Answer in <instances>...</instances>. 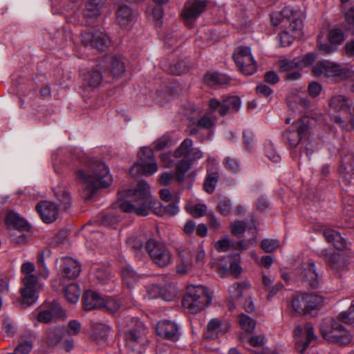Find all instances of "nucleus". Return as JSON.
<instances>
[{"label":"nucleus","mask_w":354,"mask_h":354,"mask_svg":"<svg viewBox=\"0 0 354 354\" xmlns=\"http://www.w3.org/2000/svg\"><path fill=\"white\" fill-rule=\"evenodd\" d=\"M328 39L330 43L339 44L344 40V35L341 29L336 28L331 30L328 33Z\"/></svg>","instance_id":"obj_51"},{"label":"nucleus","mask_w":354,"mask_h":354,"mask_svg":"<svg viewBox=\"0 0 354 354\" xmlns=\"http://www.w3.org/2000/svg\"><path fill=\"white\" fill-rule=\"evenodd\" d=\"M129 199L119 204V208L124 212L136 213L140 216H147L149 210L161 216H173L179 212L176 204L162 206L151 194L149 185L145 180L138 182L134 189L128 191Z\"/></svg>","instance_id":"obj_1"},{"label":"nucleus","mask_w":354,"mask_h":354,"mask_svg":"<svg viewBox=\"0 0 354 354\" xmlns=\"http://www.w3.org/2000/svg\"><path fill=\"white\" fill-rule=\"evenodd\" d=\"M209 106L212 111H216L223 116L229 111H236L241 106V102L236 96H230L223 98L222 102L212 99L209 102Z\"/></svg>","instance_id":"obj_18"},{"label":"nucleus","mask_w":354,"mask_h":354,"mask_svg":"<svg viewBox=\"0 0 354 354\" xmlns=\"http://www.w3.org/2000/svg\"><path fill=\"white\" fill-rule=\"evenodd\" d=\"M323 234L326 240L331 243L334 248L338 250H342L346 248V240L342 237L338 232L332 229L326 228L323 232Z\"/></svg>","instance_id":"obj_31"},{"label":"nucleus","mask_w":354,"mask_h":354,"mask_svg":"<svg viewBox=\"0 0 354 354\" xmlns=\"http://www.w3.org/2000/svg\"><path fill=\"white\" fill-rule=\"evenodd\" d=\"M339 321L348 324H354V301H352L349 308L339 315Z\"/></svg>","instance_id":"obj_44"},{"label":"nucleus","mask_w":354,"mask_h":354,"mask_svg":"<svg viewBox=\"0 0 354 354\" xmlns=\"http://www.w3.org/2000/svg\"><path fill=\"white\" fill-rule=\"evenodd\" d=\"M111 332V328L103 324H97L93 328V337L97 342L106 341Z\"/></svg>","instance_id":"obj_38"},{"label":"nucleus","mask_w":354,"mask_h":354,"mask_svg":"<svg viewBox=\"0 0 354 354\" xmlns=\"http://www.w3.org/2000/svg\"><path fill=\"white\" fill-rule=\"evenodd\" d=\"M215 111H212L210 109V111L205 114L202 116L197 122L196 124H193L190 127V133L192 135H195L198 133L199 129H211L215 124L216 118L213 115V113Z\"/></svg>","instance_id":"obj_30"},{"label":"nucleus","mask_w":354,"mask_h":354,"mask_svg":"<svg viewBox=\"0 0 354 354\" xmlns=\"http://www.w3.org/2000/svg\"><path fill=\"white\" fill-rule=\"evenodd\" d=\"M65 315L64 310L56 302H53L48 304L42 305L40 308V312L37 315V320L39 322L48 323L53 320L54 318L62 317Z\"/></svg>","instance_id":"obj_22"},{"label":"nucleus","mask_w":354,"mask_h":354,"mask_svg":"<svg viewBox=\"0 0 354 354\" xmlns=\"http://www.w3.org/2000/svg\"><path fill=\"white\" fill-rule=\"evenodd\" d=\"M55 195L64 208H68L71 204V197L69 192L63 187H57L54 189Z\"/></svg>","instance_id":"obj_41"},{"label":"nucleus","mask_w":354,"mask_h":354,"mask_svg":"<svg viewBox=\"0 0 354 354\" xmlns=\"http://www.w3.org/2000/svg\"><path fill=\"white\" fill-rule=\"evenodd\" d=\"M308 119L304 118L293 123L292 129L286 131L284 138L287 140L289 145L296 147L301 140L308 133Z\"/></svg>","instance_id":"obj_15"},{"label":"nucleus","mask_w":354,"mask_h":354,"mask_svg":"<svg viewBox=\"0 0 354 354\" xmlns=\"http://www.w3.org/2000/svg\"><path fill=\"white\" fill-rule=\"evenodd\" d=\"M218 173L214 172L207 175L204 183V189L207 193L211 194L214 192L218 181Z\"/></svg>","instance_id":"obj_45"},{"label":"nucleus","mask_w":354,"mask_h":354,"mask_svg":"<svg viewBox=\"0 0 354 354\" xmlns=\"http://www.w3.org/2000/svg\"><path fill=\"white\" fill-rule=\"evenodd\" d=\"M119 335L132 351L140 354L147 343V329L138 319L129 318L119 324Z\"/></svg>","instance_id":"obj_4"},{"label":"nucleus","mask_w":354,"mask_h":354,"mask_svg":"<svg viewBox=\"0 0 354 354\" xmlns=\"http://www.w3.org/2000/svg\"><path fill=\"white\" fill-rule=\"evenodd\" d=\"M248 342L252 346L261 347L266 343V339L263 335H252L248 339Z\"/></svg>","instance_id":"obj_57"},{"label":"nucleus","mask_w":354,"mask_h":354,"mask_svg":"<svg viewBox=\"0 0 354 354\" xmlns=\"http://www.w3.org/2000/svg\"><path fill=\"white\" fill-rule=\"evenodd\" d=\"M320 256L324 259L326 263L329 264L333 269L338 270L337 263L340 259L339 254L330 253L326 250H323L321 251Z\"/></svg>","instance_id":"obj_43"},{"label":"nucleus","mask_w":354,"mask_h":354,"mask_svg":"<svg viewBox=\"0 0 354 354\" xmlns=\"http://www.w3.org/2000/svg\"><path fill=\"white\" fill-rule=\"evenodd\" d=\"M174 156L170 153H162L160 156V162L162 167L166 168H171L174 165L172 157Z\"/></svg>","instance_id":"obj_64"},{"label":"nucleus","mask_w":354,"mask_h":354,"mask_svg":"<svg viewBox=\"0 0 354 354\" xmlns=\"http://www.w3.org/2000/svg\"><path fill=\"white\" fill-rule=\"evenodd\" d=\"M134 18V12L126 5H121L116 12V19L121 27H126Z\"/></svg>","instance_id":"obj_32"},{"label":"nucleus","mask_w":354,"mask_h":354,"mask_svg":"<svg viewBox=\"0 0 354 354\" xmlns=\"http://www.w3.org/2000/svg\"><path fill=\"white\" fill-rule=\"evenodd\" d=\"M223 164L225 167L232 172H235L240 168L239 161L232 157H226L224 160Z\"/></svg>","instance_id":"obj_53"},{"label":"nucleus","mask_w":354,"mask_h":354,"mask_svg":"<svg viewBox=\"0 0 354 354\" xmlns=\"http://www.w3.org/2000/svg\"><path fill=\"white\" fill-rule=\"evenodd\" d=\"M139 159L129 170L133 177L151 176L158 170L157 163L153 160V153L149 147L142 148L138 153Z\"/></svg>","instance_id":"obj_9"},{"label":"nucleus","mask_w":354,"mask_h":354,"mask_svg":"<svg viewBox=\"0 0 354 354\" xmlns=\"http://www.w3.org/2000/svg\"><path fill=\"white\" fill-rule=\"evenodd\" d=\"M243 143L245 149L250 151L254 146V136L251 132L245 131L243 136Z\"/></svg>","instance_id":"obj_58"},{"label":"nucleus","mask_w":354,"mask_h":354,"mask_svg":"<svg viewBox=\"0 0 354 354\" xmlns=\"http://www.w3.org/2000/svg\"><path fill=\"white\" fill-rule=\"evenodd\" d=\"M217 209L221 214L228 215L232 209L230 201L225 197L219 198L217 203Z\"/></svg>","instance_id":"obj_48"},{"label":"nucleus","mask_w":354,"mask_h":354,"mask_svg":"<svg viewBox=\"0 0 354 354\" xmlns=\"http://www.w3.org/2000/svg\"><path fill=\"white\" fill-rule=\"evenodd\" d=\"M146 249L152 261L160 267H166L171 262V254L165 244L155 240H149Z\"/></svg>","instance_id":"obj_12"},{"label":"nucleus","mask_w":354,"mask_h":354,"mask_svg":"<svg viewBox=\"0 0 354 354\" xmlns=\"http://www.w3.org/2000/svg\"><path fill=\"white\" fill-rule=\"evenodd\" d=\"M36 209L39 214L41 219L46 223L54 222L58 216V207L52 202L42 201L39 203Z\"/></svg>","instance_id":"obj_24"},{"label":"nucleus","mask_w":354,"mask_h":354,"mask_svg":"<svg viewBox=\"0 0 354 354\" xmlns=\"http://www.w3.org/2000/svg\"><path fill=\"white\" fill-rule=\"evenodd\" d=\"M339 171L342 180L348 183L354 180V162L351 156L342 159Z\"/></svg>","instance_id":"obj_29"},{"label":"nucleus","mask_w":354,"mask_h":354,"mask_svg":"<svg viewBox=\"0 0 354 354\" xmlns=\"http://www.w3.org/2000/svg\"><path fill=\"white\" fill-rule=\"evenodd\" d=\"M35 266L30 261L24 262L21 266L22 287L20 288L21 301L22 304L30 306L38 299L36 286L38 283V276L34 274Z\"/></svg>","instance_id":"obj_6"},{"label":"nucleus","mask_w":354,"mask_h":354,"mask_svg":"<svg viewBox=\"0 0 354 354\" xmlns=\"http://www.w3.org/2000/svg\"><path fill=\"white\" fill-rule=\"evenodd\" d=\"M64 335V328L63 327L49 328L46 333L47 342L55 346L61 340Z\"/></svg>","instance_id":"obj_40"},{"label":"nucleus","mask_w":354,"mask_h":354,"mask_svg":"<svg viewBox=\"0 0 354 354\" xmlns=\"http://www.w3.org/2000/svg\"><path fill=\"white\" fill-rule=\"evenodd\" d=\"M206 211L207 207L205 205L196 204L192 207L190 212L194 217H201L205 214Z\"/></svg>","instance_id":"obj_60"},{"label":"nucleus","mask_w":354,"mask_h":354,"mask_svg":"<svg viewBox=\"0 0 354 354\" xmlns=\"http://www.w3.org/2000/svg\"><path fill=\"white\" fill-rule=\"evenodd\" d=\"M206 2L201 0H190L185 4L182 16L185 23L191 26L192 21L196 19L205 10Z\"/></svg>","instance_id":"obj_20"},{"label":"nucleus","mask_w":354,"mask_h":354,"mask_svg":"<svg viewBox=\"0 0 354 354\" xmlns=\"http://www.w3.org/2000/svg\"><path fill=\"white\" fill-rule=\"evenodd\" d=\"M174 158L181 160L176 164L175 174L166 171L160 175L159 183L162 185L170 184L174 177L178 181H182L191 166L203 158V152L199 149L193 147L192 140L187 138L174 151Z\"/></svg>","instance_id":"obj_2"},{"label":"nucleus","mask_w":354,"mask_h":354,"mask_svg":"<svg viewBox=\"0 0 354 354\" xmlns=\"http://www.w3.org/2000/svg\"><path fill=\"white\" fill-rule=\"evenodd\" d=\"M102 78L101 71L97 68H93L83 75V86L91 89L95 88L101 84Z\"/></svg>","instance_id":"obj_28"},{"label":"nucleus","mask_w":354,"mask_h":354,"mask_svg":"<svg viewBox=\"0 0 354 354\" xmlns=\"http://www.w3.org/2000/svg\"><path fill=\"white\" fill-rule=\"evenodd\" d=\"M249 286L250 284L247 282L234 283L229 288L230 297L232 299H238L242 295L243 290Z\"/></svg>","instance_id":"obj_46"},{"label":"nucleus","mask_w":354,"mask_h":354,"mask_svg":"<svg viewBox=\"0 0 354 354\" xmlns=\"http://www.w3.org/2000/svg\"><path fill=\"white\" fill-rule=\"evenodd\" d=\"M212 301V297L206 287L201 285H189L183 298L184 310L190 314H196L207 307Z\"/></svg>","instance_id":"obj_5"},{"label":"nucleus","mask_w":354,"mask_h":354,"mask_svg":"<svg viewBox=\"0 0 354 354\" xmlns=\"http://www.w3.org/2000/svg\"><path fill=\"white\" fill-rule=\"evenodd\" d=\"M295 349L303 354L309 346L310 342L316 338L312 324L306 323L297 326L295 330Z\"/></svg>","instance_id":"obj_14"},{"label":"nucleus","mask_w":354,"mask_h":354,"mask_svg":"<svg viewBox=\"0 0 354 354\" xmlns=\"http://www.w3.org/2000/svg\"><path fill=\"white\" fill-rule=\"evenodd\" d=\"M230 245L231 241L228 236H224L214 244V248L218 252H227L230 249Z\"/></svg>","instance_id":"obj_49"},{"label":"nucleus","mask_w":354,"mask_h":354,"mask_svg":"<svg viewBox=\"0 0 354 354\" xmlns=\"http://www.w3.org/2000/svg\"><path fill=\"white\" fill-rule=\"evenodd\" d=\"M80 293L79 286L75 283L69 284L64 290L65 297L71 304H76L78 301Z\"/></svg>","instance_id":"obj_39"},{"label":"nucleus","mask_w":354,"mask_h":354,"mask_svg":"<svg viewBox=\"0 0 354 354\" xmlns=\"http://www.w3.org/2000/svg\"><path fill=\"white\" fill-rule=\"evenodd\" d=\"M329 106L330 110L338 112L349 109L350 104L346 97L342 95H337L331 98Z\"/></svg>","instance_id":"obj_36"},{"label":"nucleus","mask_w":354,"mask_h":354,"mask_svg":"<svg viewBox=\"0 0 354 354\" xmlns=\"http://www.w3.org/2000/svg\"><path fill=\"white\" fill-rule=\"evenodd\" d=\"M261 247L266 252H272L280 247V243L277 239H266L261 241Z\"/></svg>","instance_id":"obj_47"},{"label":"nucleus","mask_w":354,"mask_h":354,"mask_svg":"<svg viewBox=\"0 0 354 354\" xmlns=\"http://www.w3.org/2000/svg\"><path fill=\"white\" fill-rule=\"evenodd\" d=\"M188 70L187 64L185 62H180L177 64H172L170 66L169 72L176 75H179Z\"/></svg>","instance_id":"obj_55"},{"label":"nucleus","mask_w":354,"mask_h":354,"mask_svg":"<svg viewBox=\"0 0 354 354\" xmlns=\"http://www.w3.org/2000/svg\"><path fill=\"white\" fill-rule=\"evenodd\" d=\"M299 274L304 282L308 284L313 288L318 286L319 277L315 270V263L312 260L308 261L302 265Z\"/></svg>","instance_id":"obj_25"},{"label":"nucleus","mask_w":354,"mask_h":354,"mask_svg":"<svg viewBox=\"0 0 354 354\" xmlns=\"http://www.w3.org/2000/svg\"><path fill=\"white\" fill-rule=\"evenodd\" d=\"M313 74L319 77L324 75L327 77H346L350 71L341 65L327 60L317 62L313 68Z\"/></svg>","instance_id":"obj_13"},{"label":"nucleus","mask_w":354,"mask_h":354,"mask_svg":"<svg viewBox=\"0 0 354 354\" xmlns=\"http://www.w3.org/2000/svg\"><path fill=\"white\" fill-rule=\"evenodd\" d=\"M272 23L275 26L281 24L285 30L291 33L294 37L300 38L302 35V21L299 19V13L291 6H285L280 13L271 17Z\"/></svg>","instance_id":"obj_8"},{"label":"nucleus","mask_w":354,"mask_h":354,"mask_svg":"<svg viewBox=\"0 0 354 354\" xmlns=\"http://www.w3.org/2000/svg\"><path fill=\"white\" fill-rule=\"evenodd\" d=\"M239 70L245 75H251L257 71V63L249 47H238L233 55Z\"/></svg>","instance_id":"obj_11"},{"label":"nucleus","mask_w":354,"mask_h":354,"mask_svg":"<svg viewBox=\"0 0 354 354\" xmlns=\"http://www.w3.org/2000/svg\"><path fill=\"white\" fill-rule=\"evenodd\" d=\"M204 81L208 86H214L216 85L227 84L230 83V79L225 74L214 72L205 75Z\"/></svg>","instance_id":"obj_35"},{"label":"nucleus","mask_w":354,"mask_h":354,"mask_svg":"<svg viewBox=\"0 0 354 354\" xmlns=\"http://www.w3.org/2000/svg\"><path fill=\"white\" fill-rule=\"evenodd\" d=\"M77 175L83 183V193L86 200L90 199L97 189L108 187L113 181L109 167L97 160L91 163L88 171L80 170Z\"/></svg>","instance_id":"obj_3"},{"label":"nucleus","mask_w":354,"mask_h":354,"mask_svg":"<svg viewBox=\"0 0 354 354\" xmlns=\"http://www.w3.org/2000/svg\"><path fill=\"white\" fill-rule=\"evenodd\" d=\"M239 324L241 329L247 333H252L254 330L256 321L247 315L241 314L238 317Z\"/></svg>","instance_id":"obj_42"},{"label":"nucleus","mask_w":354,"mask_h":354,"mask_svg":"<svg viewBox=\"0 0 354 354\" xmlns=\"http://www.w3.org/2000/svg\"><path fill=\"white\" fill-rule=\"evenodd\" d=\"M83 308L85 310H92L104 305V299L92 290H86L82 298Z\"/></svg>","instance_id":"obj_27"},{"label":"nucleus","mask_w":354,"mask_h":354,"mask_svg":"<svg viewBox=\"0 0 354 354\" xmlns=\"http://www.w3.org/2000/svg\"><path fill=\"white\" fill-rule=\"evenodd\" d=\"M127 246L135 250H139L143 247V242L137 237H129L127 241Z\"/></svg>","instance_id":"obj_59"},{"label":"nucleus","mask_w":354,"mask_h":354,"mask_svg":"<svg viewBox=\"0 0 354 354\" xmlns=\"http://www.w3.org/2000/svg\"><path fill=\"white\" fill-rule=\"evenodd\" d=\"M6 224L8 227H13L19 231V235L12 238L17 243H24L27 241V237L21 231H28L30 229L27 222L18 214L14 212H9L6 218Z\"/></svg>","instance_id":"obj_17"},{"label":"nucleus","mask_w":354,"mask_h":354,"mask_svg":"<svg viewBox=\"0 0 354 354\" xmlns=\"http://www.w3.org/2000/svg\"><path fill=\"white\" fill-rule=\"evenodd\" d=\"M264 80L270 84H276L279 81V77L274 71H270L266 73L264 75Z\"/></svg>","instance_id":"obj_63"},{"label":"nucleus","mask_w":354,"mask_h":354,"mask_svg":"<svg viewBox=\"0 0 354 354\" xmlns=\"http://www.w3.org/2000/svg\"><path fill=\"white\" fill-rule=\"evenodd\" d=\"M339 320L325 318L320 323V333L326 340L339 345H347L351 342V336Z\"/></svg>","instance_id":"obj_7"},{"label":"nucleus","mask_w":354,"mask_h":354,"mask_svg":"<svg viewBox=\"0 0 354 354\" xmlns=\"http://www.w3.org/2000/svg\"><path fill=\"white\" fill-rule=\"evenodd\" d=\"M280 73H284V75L289 71L294 69H297L301 67V62L299 57H295L292 59H288L285 57H280L277 62Z\"/></svg>","instance_id":"obj_33"},{"label":"nucleus","mask_w":354,"mask_h":354,"mask_svg":"<svg viewBox=\"0 0 354 354\" xmlns=\"http://www.w3.org/2000/svg\"><path fill=\"white\" fill-rule=\"evenodd\" d=\"M121 274L124 282L131 288L138 281L140 277L129 266H125L121 271Z\"/></svg>","instance_id":"obj_37"},{"label":"nucleus","mask_w":354,"mask_h":354,"mask_svg":"<svg viewBox=\"0 0 354 354\" xmlns=\"http://www.w3.org/2000/svg\"><path fill=\"white\" fill-rule=\"evenodd\" d=\"M102 5V0H87L84 11V17L88 18L98 17L101 14Z\"/></svg>","instance_id":"obj_34"},{"label":"nucleus","mask_w":354,"mask_h":354,"mask_svg":"<svg viewBox=\"0 0 354 354\" xmlns=\"http://www.w3.org/2000/svg\"><path fill=\"white\" fill-rule=\"evenodd\" d=\"M324 302L322 296L317 295L299 294L292 297V307L299 314L310 313Z\"/></svg>","instance_id":"obj_10"},{"label":"nucleus","mask_w":354,"mask_h":354,"mask_svg":"<svg viewBox=\"0 0 354 354\" xmlns=\"http://www.w3.org/2000/svg\"><path fill=\"white\" fill-rule=\"evenodd\" d=\"M102 307H104L111 313H115L119 309L120 304L117 300L114 299H109L106 301H104V305Z\"/></svg>","instance_id":"obj_61"},{"label":"nucleus","mask_w":354,"mask_h":354,"mask_svg":"<svg viewBox=\"0 0 354 354\" xmlns=\"http://www.w3.org/2000/svg\"><path fill=\"white\" fill-rule=\"evenodd\" d=\"M230 324L227 322H222L218 319H211L207 326V330L204 335L205 342L213 340L223 335L228 330Z\"/></svg>","instance_id":"obj_21"},{"label":"nucleus","mask_w":354,"mask_h":354,"mask_svg":"<svg viewBox=\"0 0 354 354\" xmlns=\"http://www.w3.org/2000/svg\"><path fill=\"white\" fill-rule=\"evenodd\" d=\"M156 331L158 336L174 342L177 341L180 335L178 325L168 319L158 322L156 324Z\"/></svg>","instance_id":"obj_19"},{"label":"nucleus","mask_w":354,"mask_h":354,"mask_svg":"<svg viewBox=\"0 0 354 354\" xmlns=\"http://www.w3.org/2000/svg\"><path fill=\"white\" fill-rule=\"evenodd\" d=\"M60 266L62 275L69 279L77 277L81 272L80 264L71 257L62 258Z\"/></svg>","instance_id":"obj_26"},{"label":"nucleus","mask_w":354,"mask_h":354,"mask_svg":"<svg viewBox=\"0 0 354 354\" xmlns=\"http://www.w3.org/2000/svg\"><path fill=\"white\" fill-rule=\"evenodd\" d=\"M2 329L8 336H12L16 331L15 326L9 319H4Z\"/></svg>","instance_id":"obj_62"},{"label":"nucleus","mask_w":354,"mask_h":354,"mask_svg":"<svg viewBox=\"0 0 354 354\" xmlns=\"http://www.w3.org/2000/svg\"><path fill=\"white\" fill-rule=\"evenodd\" d=\"M278 39L280 42V46L281 47H286L290 45L295 39L298 38L297 37H294L292 34L289 33L286 30H283L278 35Z\"/></svg>","instance_id":"obj_50"},{"label":"nucleus","mask_w":354,"mask_h":354,"mask_svg":"<svg viewBox=\"0 0 354 354\" xmlns=\"http://www.w3.org/2000/svg\"><path fill=\"white\" fill-rule=\"evenodd\" d=\"M97 67L103 68L104 73H108L113 77H120L125 71L124 63L114 57H104Z\"/></svg>","instance_id":"obj_23"},{"label":"nucleus","mask_w":354,"mask_h":354,"mask_svg":"<svg viewBox=\"0 0 354 354\" xmlns=\"http://www.w3.org/2000/svg\"><path fill=\"white\" fill-rule=\"evenodd\" d=\"M81 41L85 46H91L100 50H104L110 44L106 34L99 30L84 31L81 34Z\"/></svg>","instance_id":"obj_16"},{"label":"nucleus","mask_w":354,"mask_h":354,"mask_svg":"<svg viewBox=\"0 0 354 354\" xmlns=\"http://www.w3.org/2000/svg\"><path fill=\"white\" fill-rule=\"evenodd\" d=\"M246 228V225L244 221H236L231 225V232L234 235H239L243 234Z\"/></svg>","instance_id":"obj_56"},{"label":"nucleus","mask_w":354,"mask_h":354,"mask_svg":"<svg viewBox=\"0 0 354 354\" xmlns=\"http://www.w3.org/2000/svg\"><path fill=\"white\" fill-rule=\"evenodd\" d=\"M32 348V344L31 341L26 340L20 343L15 351L12 353H8L6 354H28Z\"/></svg>","instance_id":"obj_52"},{"label":"nucleus","mask_w":354,"mask_h":354,"mask_svg":"<svg viewBox=\"0 0 354 354\" xmlns=\"http://www.w3.org/2000/svg\"><path fill=\"white\" fill-rule=\"evenodd\" d=\"M162 289L159 286L151 284L147 288L146 297L149 299H155L160 297Z\"/></svg>","instance_id":"obj_54"}]
</instances>
